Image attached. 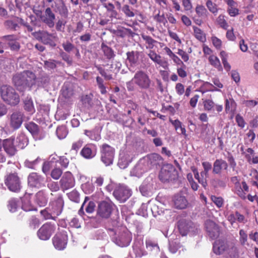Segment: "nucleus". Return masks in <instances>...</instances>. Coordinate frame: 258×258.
I'll use <instances>...</instances> for the list:
<instances>
[{"mask_svg":"<svg viewBox=\"0 0 258 258\" xmlns=\"http://www.w3.org/2000/svg\"><path fill=\"white\" fill-rule=\"evenodd\" d=\"M24 107L25 110L33 114L35 110L33 101L30 97L27 96L24 100Z\"/></svg>","mask_w":258,"mask_h":258,"instance_id":"nucleus-35","label":"nucleus"},{"mask_svg":"<svg viewBox=\"0 0 258 258\" xmlns=\"http://www.w3.org/2000/svg\"><path fill=\"white\" fill-rule=\"evenodd\" d=\"M226 248L227 244L222 240H216L213 244V251L216 254H222Z\"/></svg>","mask_w":258,"mask_h":258,"instance_id":"nucleus-29","label":"nucleus"},{"mask_svg":"<svg viewBox=\"0 0 258 258\" xmlns=\"http://www.w3.org/2000/svg\"><path fill=\"white\" fill-rule=\"evenodd\" d=\"M204 108L207 110H211L214 106V102L211 100H206L204 102Z\"/></svg>","mask_w":258,"mask_h":258,"instance_id":"nucleus-63","label":"nucleus"},{"mask_svg":"<svg viewBox=\"0 0 258 258\" xmlns=\"http://www.w3.org/2000/svg\"><path fill=\"white\" fill-rule=\"evenodd\" d=\"M113 206L108 199L100 202L98 206L97 214L102 218H108L111 214Z\"/></svg>","mask_w":258,"mask_h":258,"instance_id":"nucleus-6","label":"nucleus"},{"mask_svg":"<svg viewBox=\"0 0 258 258\" xmlns=\"http://www.w3.org/2000/svg\"><path fill=\"white\" fill-rule=\"evenodd\" d=\"M1 92L3 99L8 104L14 105L20 102L19 96L12 87L3 85L1 87Z\"/></svg>","mask_w":258,"mask_h":258,"instance_id":"nucleus-4","label":"nucleus"},{"mask_svg":"<svg viewBox=\"0 0 258 258\" xmlns=\"http://www.w3.org/2000/svg\"><path fill=\"white\" fill-rule=\"evenodd\" d=\"M13 82L18 89L26 87L31 88L36 83V76L30 71H24L16 75L13 77Z\"/></svg>","mask_w":258,"mask_h":258,"instance_id":"nucleus-1","label":"nucleus"},{"mask_svg":"<svg viewBox=\"0 0 258 258\" xmlns=\"http://www.w3.org/2000/svg\"><path fill=\"white\" fill-rule=\"evenodd\" d=\"M228 164L226 161L223 160H216L213 165V171L214 173H220L222 169H226Z\"/></svg>","mask_w":258,"mask_h":258,"instance_id":"nucleus-30","label":"nucleus"},{"mask_svg":"<svg viewBox=\"0 0 258 258\" xmlns=\"http://www.w3.org/2000/svg\"><path fill=\"white\" fill-rule=\"evenodd\" d=\"M22 208L25 211H30L36 209L30 201L29 195H25L23 198Z\"/></svg>","mask_w":258,"mask_h":258,"instance_id":"nucleus-34","label":"nucleus"},{"mask_svg":"<svg viewBox=\"0 0 258 258\" xmlns=\"http://www.w3.org/2000/svg\"><path fill=\"white\" fill-rule=\"evenodd\" d=\"M40 18L49 27L51 28L54 26V21L55 19V16L50 8H47L45 9L44 15L41 16Z\"/></svg>","mask_w":258,"mask_h":258,"instance_id":"nucleus-21","label":"nucleus"},{"mask_svg":"<svg viewBox=\"0 0 258 258\" xmlns=\"http://www.w3.org/2000/svg\"><path fill=\"white\" fill-rule=\"evenodd\" d=\"M249 190V187L245 181H242L240 183V188L238 189L235 188V191L236 194L242 199L246 198V193Z\"/></svg>","mask_w":258,"mask_h":258,"instance_id":"nucleus-31","label":"nucleus"},{"mask_svg":"<svg viewBox=\"0 0 258 258\" xmlns=\"http://www.w3.org/2000/svg\"><path fill=\"white\" fill-rule=\"evenodd\" d=\"M62 174V171L59 168H54L51 172V176L54 179L57 180L59 179Z\"/></svg>","mask_w":258,"mask_h":258,"instance_id":"nucleus-60","label":"nucleus"},{"mask_svg":"<svg viewBox=\"0 0 258 258\" xmlns=\"http://www.w3.org/2000/svg\"><path fill=\"white\" fill-rule=\"evenodd\" d=\"M92 181L97 186L102 185L104 182V178L101 175H97L92 178Z\"/></svg>","mask_w":258,"mask_h":258,"instance_id":"nucleus-57","label":"nucleus"},{"mask_svg":"<svg viewBox=\"0 0 258 258\" xmlns=\"http://www.w3.org/2000/svg\"><path fill=\"white\" fill-rule=\"evenodd\" d=\"M209 61L211 65L217 68L218 71H222V67L219 58L215 55H211L209 57Z\"/></svg>","mask_w":258,"mask_h":258,"instance_id":"nucleus-39","label":"nucleus"},{"mask_svg":"<svg viewBox=\"0 0 258 258\" xmlns=\"http://www.w3.org/2000/svg\"><path fill=\"white\" fill-rule=\"evenodd\" d=\"M68 235L64 230L56 234L53 238V244L55 248L58 250L63 249L67 244Z\"/></svg>","mask_w":258,"mask_h":258,"instance_id":"nucleus-8","label":"nucleus"},{"mask_svg":"<svg viewBox=\"0 0 258 258\" xmlns=\"http://www.w3.org/2000/svg\"><path fill=\"white\" fill-rule=\"evenodd\" d=\"M174 203L177 209H184L186 207L187 202L183 196L176 195L174 198Z\"/></svg>","mask_w":258,"mask_h":258,"instance_id":"nucleus-32","label":"nucleus"},{"mask_svg":"<svg viewBox=\"0 0 258 258\" xmlns=\"http://www.w3.org/2000/svg\"><path fill=\"white\" fill-rule=\"evenodd\" d=\"M82 189L87 194H90L94 191V187L92 183L87 182L82 185Z\"/></svg>","mask_w":258,"mask_h":258,"instance_id":"nucleus-50","label":"nucleus"},{"mask_svg":"<svg viewBox=\"0 0 258 258\" xmlns=\"http://www.w3.org/2000/svg\"><path fill=\"white\" fill-rule=\"evenodd\" d=\"M176 170L171 165L168 164L164 166L160 172L159 177L163 182H166L174 178Z\"/></svg>","mask_w":258,"mask_h":258,"instance_id":"nucleus-9","label":"nucleus"},{"mask_svg":"<svg viewBox=\"0 0 258 258\" xmlns=\"http://www.w3.org/2000/svg\"><path fill=\"white\" fill-rule=\"evenodd\" d=\"M41 159L40 157H37L33 161L26 160L25 162V165L28 168L35 169L36 166L41 162Z\"/></svg>","mask_w":258,"mask_h":258,"instance_id":"nucleus-47","label":"nucleus"},{"mask_svg":"<svg viewBox=\"0 0 258 258\" xmlns=\"http://www.w3.org/2000/svg\"><path fill=\"white\" fill-rule=\"evenodd\" d=\"M142 242H139L133 245V250L137 257H140L146 254V252L142 248Z\"/></svg>","mask_w":258,"mask_h":258,"instance_id":"nucleus-37","label":"nucleus"},{"mask_svg":"<svg viewBox=\"0 0 258 258\" xmlns=\"http://www.w3.org/2000/svg\"><path fill=\"white\" fill-rule=\"evenodd\" d=\"M101 160L106 165L112 164L115 155V149L110 146L104 144L100 149Z\"/></svg>","mask_w":258,"mask_h":258,"instance_id":"nucleus-5","label":"nucleus"},{"mask_svg":"<svg viewBox=\"0 0 258 258\" xmlns=\"http://www.w3.org/2000/svg\"><path fill=\"white\" fill-rule=\"evenodd\" d=\"M148 56L154 62L163 69H167L168 68L169 64L168 61L162 60L161 55L158 54L155 51L150 50L148 54Z\"/></svg>","mask_w":258,"mask_h":258,"instance_id":"nucleus-22","label":"nucleus"},{"mask_svg":"<svg viewBox=\"0 0 258 258\" xmlns=\"http://www.w3.org/2000/svg\"><path fill=\"white\" fill-rule=\"evenodd\" d=\"M146 247L147 248L150 250H154L155 252H158L159 251V247L158 244L151 240H147L146 241Z\"/></svg>","mask_w":258,"mask_h":258,"instance_id":"nucleus-45","label":"nucleus"},{"mask_svg":"<svg viewBox=\"0 0 258 258\" xmlns=\"http://www.w3.org/2000/svg\"><path fill=\"white\" fill-rule=\"evenodd\" d=\"M95 208V204L93 201H90L89 198L86 197L79 211V214L84 213L83 209L85 208V211L88 213H92L94 212Z\"/></svg>","mask_w":258,"mask_h":258,"instance_id":"nucleus-26","label":"nucleus"},{"mask_svg":"<svg viewBox=\"0 0 258 258\" xmlns=\"http://www.w3.org/2000/svg\"><path fill=\"white\" fill-rule=\"evenodd\" d=\"M36 37L44 44H49L52 46L56 45L54 42L56 36L54 34H49L46 31H39L36 33Z\"/></svg>","mask_w":258,"mask_h":258,"instance_id":"nucleus-14","label":"nucleus"},{"mask_svg":"<svg viewBox=\"0 0 258 258\" xmlns=\"http://www.w3.org/2000/svg\"><path fill=\"white\" fill-rule=\"evenodd\" d=\"M15 143L18 148L23 149L27 145L28 140L24 134H20L17 137Z\"/></svg>","mask_w":258,"mask_h":258,"instance_id":"nucleus-33","label":"nucleus"},{"mask_svg":"<svg viewBox=\"0 0 258 258\" xmlns=\"http://www.w3.org/2000/svg\"><path fill=\"white\" fill-rule=\"evenodd\" d=\"M23 114L20 111L14 112L9 117L10 125L13 129L19 128L23 122Z\"/></svg>","mask_w":258,"mask_h":258,"instance_id":"nucleus-17","label":"nucleus"},{"mask_svg":"<svg viewBox=\"0 0 258 258\" xmlns=\"http://www.w3.org/2000/svg\"><path fill=\"white\" fill-rule=\"evenodd\" d=\"M162 161V158L159 154L153 153L141 159L140 164H145L149 170L152 166L159 164Z\"/></svg>","mask_w":258,"mask_h":258,"instance_id":"nucleus-10","label":"nucleus"},{"mask_svg":"<svg viewBox=\"0 0 258 258\" xmlns=\"http://www.w3.org/2000/svg\"><path fill=\"white\" fill-rule=\"evenodd\" d=\"M140 163L141 160L139 161L138 164L131 171V174L132 176H135L139 177L141 176L144 172L148 170V167L146 166L145 164Z\"/></svg>","mask_w":258,"mask_h":258,"instance_id":"nucleus-27","label":"nucleus"},{"mask_svg":"<svg viewBox=\"0 0 258 258\" xmlns=\"http://www.w3.org/2000/svg\"><path fill=\"white\" fill-rule=\"evenodd\" d=\"M68 196L71 201L74 202L78 203L79 202V194L75 190L68 194Z\"/></svg>","mask_w":258,"mask_h":258,"instance_id":"nucleus-54","label":"nucleus"},{"mask_svg":"<svg viewBox=\"0 0 258 258\" xmlns=\"http://www.w3.org/2000/svg\"><path fill=\"white\" fill-rule=\"evenodd\" d=\"M96 82L101 94H104L106 93V87L103 84V80L100 77H97Z\"/></svg>","mask_w":258,"mask_h":258,"instance_id":"nucleus-56","label":"nucleus"},{"mask_svg":"<svg viewBox=\"0 0 258 258\" xmlns=\"http://www.w3.org/2000/svg\"><path fill=\"white\" fill-rule=\"evenodd\" d=\"M3 146L5 152L10 156H14L17 152V146L14 139L12 138L3 141Z\"/></svg>","mask_w":258,"mask_h":258,"instance_id":"nucleus-18","label":"nucleus"},{"mask_svg":"<svg viewBox=\"0 0 258 258\" xmlns=\"http://www.w3.org/2000/svg\"><path fill=\"white\" fill-rule=\"evenodd\" d=\"M102 48L105 56H106L107 58L111 59L114 56V54L113 50L109 47L106 45H102Z\"/></svg>","mask_w":258,"mask_h":258,"instance_id":"nucleus-49","label":"nucleus"},{"mask_svg":"<svg viewBox=\"0 0 258 258\" xmlns=\"http://www.w3.org/2000/svg\"><path fill=\"white\" fill-rule=\"evenodd\" d=\"M96 146L92 144L85 145L81 151V155L86 159H91L96 154Z\"/></svg>","mask_w":258,"mask_h":258,"instance_id":"nucleus-19","label":"nucleus"},{"mask_svg":"<svg viewBox=\"0 0 258 258\" xmlns=\"http://www.w3.org/2000/svg\"><path fill=\"white\" fill-rule=\"evenodd\" d=\"M239 241L242 246H249V244L247 242V234L246 231L243 229H241L239 231Z\"/></svg>","mask_w":258,"mask_h":258,"instance_id":"nucleus-42","label":"nucleus"},{"mask_svg":"<svg viewBox=\"0 0 258 258\" xmlns=\"http://www.w3.org/2000/svg\"><path fill=\"white\" fill-rule=\"evenodd\" d=\"M113 195L117 200L123 203L131 197L132 191L127 186L119 185L114 190Z\"/></svg>","mask_w":258,"mask_h":258,"instance_id":"nucleus-7","label":"nucleus"},{"mask_svg":"<svg viewBox=\"0 0 258 258\" xmlns=\"http://www.w3.org/2000/svg\"><path fill=\"white\" fill-rule=\"evenodd\" d=\"M217 22L218 24L223 29H227L228 27V25L225 19L224 15H220L217 19Z\"/></svg>","mask_w":258,"mask_h":258,"instance_id":"nucleus-55","label":"nucleus"},{"mask_svg":"<svg viewBox=\"0 0 258 258\" xmlns=\"http://www.w3.org/2000/svg\"><path fill=\"white\" fill-rule=\"evenodd\" d=\"M205 226L209 236L211 238H214L219 235V227L214 222L207 220L205 223Z\"/></svg>","mask_w":258,"mask_h":258,"instance_id":"nucleus-24","label":"nucleus"},{"mask_svg":"<svg viewBox=\"0 0 258 258\" xmlns=\"http://www.w3.org/2000/svg\"><path fill=\"white\" fill-rule=\"evenodd\" d=\"M236 107V103L232 98L227 99L225 100V109L227 111L230 109H234Z\"/></svg>","mask_w":258,"mask_h":258,"instance_id":"nucleus-51","label":"nucleus"},{"mask_svg":"<svg viewBox=\"0 0 258 258\" xmlns=\"http://www.w3.org/2000/svg\"><path fill=\"white\" fill-rule=\"evenodd\" d=\"M206 6L209 11L214 14H216L218 12L217 5L214 3L211 0H208L206 2Z\"/></svg>","mask_w":258,"mask_h":258,"instance_id":"nucleus-48","label":"nucleus"},{"mask_svg":"<svg viewBox=\"0 0 258 258\" xmlns=\"http://www.w3.org/2000/svg\"><path fill=\"white\" fill-rule=\"evenodd\" d=\"M211 39L214 46L217 49H220L222 45L221 40L215 36L212 37Z\"/></svg>","mask_w":258,"mask_h":258,"instance_id":"nucleus-64","label":"nucleus"},{"mask_svg":"<svg viewBox=\"0 0 258 258\" xmlns=\"http://www.w3.org/2000/svg\"><path fill=\"white\" fill-rule=\"evenodd\" d=\"M85 134L92 140L99 141L101 138L100 134L95 130H85Z\"/></svg>","mask_w":258,"mask_h":258,"instance_id":"nucleus-43","label":"nucleus"},{"mask_svg":"<svg viewBox=\"0 0 258 258\" xmlns=\"http://www.w3.org/2000/svg\"><path fill=\"white\" fill-rule=\"evenodd\" d=\"M35 201L40 207L45 206L48 202L47 194L43 190L38 191L35 196Z\"/></svg>","mask_w":258,"mask_h":258,"instance_id":"nucleus-28","label":"nucleus"},{"mask_svg":"<svg viewBox=\"0 0 258 258\" xmlns=\"http://www.w3.org/2000/svg\"><path fill=\"white\" fill-rule=\"evenodd\" d=\"M60 183L63 190H67L72 188L75 185V179L70 172H66L63 174Z\"/></svg>","mask_w":258,"mask_h":258,"instance_id":"nucleus-15","label":"nucleus"},{"mask_svg":"<svg viewBox=\"0 0 258 258\" xmlns=\"http://www.w3.org/2000/svg\"><path fill=\"white\" fill-rule=\"evenodd\" d=\"M194 35L195 37L201 42H205L206 40V34L199 28L196 26H193Z\"/></svg>","mask_w":258,"mask_h":258,"instance_id":"nucleus-36","label":"nucleus"},{"mask_svg":"<svg viewBox=\"0 0 258 258\" xmlns=\"http://www.w3.org/2000/svg\"><path fill=\"white\" fill-rule=\"evenodd\" d=\"M196 12L199 16H206L207 13L206 9L202 5H198L196 8Z\"/></svg>","mask_w":258,"mask_h":258,"instance_id":"nucleus-58","label":"nucleus"},{"mask_svg":"<svg viewBox=\"0 0 258 258\" xmlns=\"http://www.w3.org/2000/svg\"><path fill=\"white\" fill-rule=\"evenodd\" d=\"M133 158V154L128 150L122 151L119 154L118 165L121 169H124L127 167Z\"/></svg>","mask_w":258,"mask_h":258,"instance_id":"nucleus-13","label":"nucleus"},{"mask_svg":"<svg viewBox=\"0 0 258 258\" xmlns=\"http://www.w3.org/2000/svg\"><path fill=\"white\" fill-rule=\"evenodd\" d=\"M55 229L54 225L49 223H46L42 226L38 231V236L41 240H47L54 232Z\"/></svg>","mask_w":258,"mask_h":258,"instance_id":"nucleus-12","label":"nucleus"},{"mask_svg":"<svg viewBox=\"0 0 258 258\" xmlns=\"http://www.w3.org/2000/svg\"><path fill=\"white\" fill-rule=\"evenodd\" d=\"M211 200L217 207L220 208L223 206V200L222 198L212 196H211Z\"/></svg>","mask_w":258,"mask_h":258,"instance_id":"nucleus-59","label":"nucleus"},{"mask_svg":"<svg viewBox=\"0 0 258 258\" xmlns=\"http://www.w3.org/2000/svg\"><path fill=\"white\" fill-rule=\"evenodd\" d=\"M242 103L247 107L252 108L255 106L258 103V99L257 101L254 100H244Z\"/></svg>","mask_w":258,"mask_h":258,"instance_id":"nucleus-62","label":"nucleus"},{"mask_svg":"<svg viewBox=\"0 0 258 258\" xmlns=\"http://www.w3.org/2000/svg\"><path fill=\"white\" fill-rule=\"evenodd\" d=\"M143 39L145 41L146 43L147 44L146 48L147 49H152L154 46V44L157 41L154 40L152 37L147 35H143Z\"/></svg>","mask_w":258,"mask_h":258,"instance_id":"nucleus-46","label":"nucleus"},{"mask_svg":"<svg viewBox=\"0 0 258 258\" xmlns=\"http://www.w3.org/2000/svg\"><path fill=\"white\" fill-rule=\"evenodd\" d=\"M63 201L61 197H58L55 201L52 202L50 205V210L54 215H59L63 209Z\"/></svg>","mask_w":258,"mask_h":258,"instance_id":"nucleus-20","label":"nucleus"},{"mask_svg":"<svg viewBox=\"0 0 258 258\" xmlns=\"http://www.w3.org/2000/svg\"><path fill=\"white\" fill-rule=\"evenodd\" d=\"M28 184L32 187L40 188L44 185V179L37 173L32 172L28 177Z\"/></svg>","mask_w":258,"mask_h":258,"instance_id":"nucleus-16","label":"nucleus"},{"mask_svg":"<svg viewBox=\"0 0 258 258\" xmlns=\"http://www.w3.org/2000/svg\"><path fill=\"white\" fill-rule=\"evenodd\" d=\"M111 231H114V236L112 240L114 243L121 247L127 246L130 243L132 239L131 233L124 227L113 229Z\"/></svg>","mask_w":258,"mask_h":258,"instance_id":"nucleus-3","label":"nucleus"},{"mask_svg":"<svg viewBox=\"0 0 258 258\" xmlns=\"http://www.w3.org/2000/svg\"><path fill=\"white\" fill-rule=\"evenodd\" d=\"M180 247V245L178 241H169V249L171 252L175 253Z\"/></svg>","mask_w":258,"mask_h":258,"instance_id":"nucleus-52","label":"nucleus"},{"mask_svg":"<svg viewBox=\"0 0 258 258\" xmlns=\"http://www.w3.org/2000/svg\"><path fill=\"white\" fill-rule=\"evenodd\" d=\"M191 170L194 173L195 178L197 179L200 183H201L204 187H206L207 185V179L208 177V172L202 171L200 173V176L198 169L195 167H192Z\"/></svg>","mask_w":258,"mask_h":258,"instance_id":"nucleus-23","label":"nucleus"},{"mask_svg":"<svg viewBox=\"0 0 258 258\" xmlns=\"http://www.w3.org/2000/svg\"><path fill=\"white\" fill-rule=\"evenodd\" d=\"M5 183L12 191L17 192L20 189V179L15 173L9 175L5 180Z\"/></svg>","mask_w":258,"mask_h":258,"instance_id":"nucleus-11","label":"nucleus"},{"mask_svg":"<svg viewBox=\"0 0 258 258\" xmlns=\"http://www.w3.org/2000/svg\"><path fill=\"white\" fill-rule=\"evenodd\" d=\"M56 134L59 139H63L66 137L68 134V131L65 126H61L57 128Z\"/></svg>","mask_w":258,"mask_h":258,"instance_id":"nucleus-44","label":"nucleus"},{"mask_svg":"<svg viewBox=\"0 0 258 258\" xmlns=\"http://www.w3.org/2000/svg\"><path fill=\"white\" fill-rule=\"evenodd\" d=\"M9 209L10 212H15L17 211L18 208L17 202L15 200H12L10 201L8 205Z\"/></svg>","mask_w":258,"mask_h":258,"instance_id":"nucleus-61","label":"nucleus"},{"mask_svg":"<svg viewBox=\"0 0 258 258\" xmlns=\"http://www.w3.org/2000/svg\"><path fill=\"white\" fill-rule=\"evenodd\" d=\"M136 85L142 89H148L150 88L151 80L149 76L143 71H137L132 80L127 83V88L128 90L133 91L134 88L132 84Z\"/></svg>","mask_w":258,"mask_h":258,"instance_id":"nucleus-2","label":"nucleus"},{"mask_svg":"<svg viewBox=\"0 0 258 258\" xmlns=\"http://www.w3.org/2000/svg\"><path fill=\"white\" fill-rule=\"evenodd\" d=\"M200 89L201 91L203 93L208 91H218L220 90L219 89L214 87L211 83L208 82H204Z\"/></svg>","mask_w":258,"mask_h":258,"instance_id":"nucleus-40","label":"nucleus"},{"mask_svg":"<svg viewBox=\"0 0 258 258\" xmlns=\"http://www.w3.org/2000/svg\"><path fill=\"white\" fill-rule=\"evenodd\" d=\"M127 58L131 65H135L139 59V52L137 51L128 52L127 53Z\"/></svg>","mask_w":258,"mask_h":258,"instance_id":"nucleus-38","label":"nucleus"},{"mask_svg":"<svg viewBox=\"0 0 258 258\" xmlns=\"http://www.w3.org/2000/svg\"><path fill=\"white\" fill-rule=\"evenodd\" d=\"M25 126L35 140H40L43 138V135L40 133L38 126L36 124L30 122L26 123Z\"/></svg>","mask_w":258,"mask_h":258,"instance_id":"nucleus-25","label":"nucleus"},{"mask_svg":"<svg viewBox=\"0 0 258 258\" xmlns=\"http://www.w3.org/2000/svg\"><path fill=\"white\" fill-rule=\"evenodd\" d=\"M121 10L127 17H133L135 16V13L127 5H124Z\"/></svg>","mask_w":258,"mask_h":258,"instance_id":"nucleus-53","label":"nucleus"},{"mask_svg":"<svg viewBox=\"0 0 258 258\" xmlns=\"http://www.w3.org/2000/svg\"><path fill=\"white\" fill-rule=\"evenodd\" d=\"M49 161H45L42 166V171L44 173H46L52 167V164L56 160L55 156L51 155L49 158Z\"/></svg>","mask_w":258,"mask_h":258,"instance_id":"nucleus-41","label":"nucleus"}]
</instances>
